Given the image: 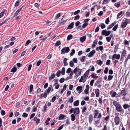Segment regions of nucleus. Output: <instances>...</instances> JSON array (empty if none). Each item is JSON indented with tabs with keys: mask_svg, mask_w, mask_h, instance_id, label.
Returning a JSON list of instances; mask_svg holds the SVG:
<instances>
[{
	"mask_svg": "<svg viewBox=\"0 0 130 130\" xmlns=\"http://www.w3.org/2000/svg\"><path fill=\"white\" fill-rule=\"evenodd\" d=\"M95 93L96 94V97H99L100 94V91L98 89H97L95 90Z\"/></svg>",
	"mask_w": 130,
	"mask_h": 130,
	"instance_id": "9b49d317",
	"label": "nucleus"
},
{
	"mask_svg": "<svg viewBox=\"0 0 130 130\" xmlns=\"http://www.w3.org/2000/svg\"><path fill=\"white\" fill-rule=\"evenodd\" d=\"M123 107L124 109H126L127 108L129 107H130V106L128 105L127 104H125L123 105Z\"/></svg>",
	"mask_w": 130,
	"mask_h": 130,
	"instance_id": "2f4dec72",
	"label": "nucleus"
},
{
	"mask_svg": "<svg viewBox=\"0 0 130 130\" xmlns=\"http://www.w3.org/2000/svg\"><path fill=\"white\" fill-rule=\"evenodd\" d=\"M96 63L98 64V65L101 66L103 63V62L101 60H98L96 61Z\"/></svg>",
	"mask_w": 130,
	"mask_h": 130,
	"instance_id": "b1692460",
	"label": "nucleus"
},
{
	"mask_svg": "<svg viewBox=\"0 0 130 130\" xmlns=\"http://www.w3.org/2000/svg\"><path fill=\"white\" fill-rule=\"evenodd\" d=\"M73 37V36L71 34H70L68 35L67 38V40L68 41L72 39Z\"/></svg>",
	"mask_w": 130,
	"mask_h": 130,
	"instance_id": "cd10ccee",
	"label": "nucleus"
},
{
	"mask_svg": "<svg viewBox=\"0 0 130 130\" xmlns=\"http://www.w3.org/2000/svg\"><path fill=\"white\" fill-rule=\"evenodd\" d=\"M56 76V75L55 74L53 73L49 77V80H50L53 79Z\"/></svg>",
	"mask_w": 130,
	"mask_h": 130,
	"instance_id": "f3484780",
	"label": "nucleus"
},
{
	"mask_svg": "<svg viewBox=\"0 0 130 130\" xmlns=\"http://www.w3.org/2000/svg\"><path fill=\"white\" fill-rule=\"evenodd\" d=\"M120 55V54H114V58H116L117 59H119Z\"/></svg>",
	"mask_w": 130,
	"mask_h": 130,
	"instance_id": "a878e982",
	"label": "nucleus"
},
{
	"mask_svg": "<svg viewBox=\"0 0 130 130\" xmlns=\"http://www.w3.org/2000/svg\"><path fill=\"white\" fill-rule=\"evenodd\" d=\"M71 120L72 121H74L75 119V118L74 115L72 114L71 115Z\"/></svg>",
	"mask_w": 130,
	"mask_h": 130,
	"instance_id": "393cba45",
	"label": "nucleus"
},
{
	"mask_svg": "<svg viewBox=\"0 0 130 130\" xmlns=\"http://www.w3.org/2000/svg\"><path fill=\"white\" fill-rule=\"evenodd\" d=\"M73 113L75 115L76 114H79V109L78 107L74 108Z\"/></svg>",
	"mask_w": 130,
	"mask_h": 130,
	"instance_id": "39448f33",
	"label": "nucleus"
},
{
	"mask_svg": "<svg viewBox=\"0 0 130 130\" xmlns=\"http://www.w3.org/2000/svg\"><path fill=\"white\" fill-rule=\"evenodd\" d=\"M74 25V22H71L70 24H69L67 29H71L73 27V26Z\"/></svg>",
	"mask_w": 130,
	"mask_h": 130,
	"instance_id": "6e6552de",
	"label": "nucleus"
},
{
	"mask_svg": "<svg viewBox=\"0 0 130 130\" xmlns=\"http://www.w3.org/2000/svg\"><path fill=\"white\" fill-rule=\"evenodd\" d=\"M106 36H109L110 33H111V31H110L108 30L107 31V30L106 29Z\"/></svg>",
	"mask_w": 130,
	"mask_h": 130,
	"instance_id": "c03bdc74",
	"label": "nucleus"
},
{
	"mask_svg": "<svg viewBox=\"0 0 130 130\" xmlns=\"http://www.w3.org/2000/svg\"><path fill=\"white\" fill-rule=\"evenodd\" d=\"M5 12V9H4L3 10L2 12H1L0 13V18H1L4 15Z\"/></svg>",
	"mask_w": 130,
	"mask_h": 130,
	"instance_id": "5701e85b",
	"label": "nucleus"
},
{
	"mask_svg": "<svg viewBox=\"0 0 130 130\" xmlns=\"http://www.w3.org/2000/svg\"><path fill=\"white\" fill-rule=\"evenodd\" d=\"M51 89L50 87H48L47 89L46 90L45 92H47V94H48L51 91Z\"/></svg>",
	"mask_w": 130,
	"mask_h": 130,
	"instance_id": "49530a36",
	"label": "nucleus"
},
{
	"mask_svg": "<svg viewBox=\"0 0 130 130\" xmlns=\"http://www.w3.org/2000/svg\"><path fill=\"white\" fill-rule=\"evenodd\" d=\"M108 70V68L107 67H106L105 68V70H104V73L105 74L107 73Z\"/></svg>",
	"mask_w": 130,
	"mask_h": 130,
	"instance_id": "8fccbe9b",
	"label": "nucleus"
},
{
	"mask_svg": "<svg viewBox=\"0 0 130 130\" xmlns=\"http://www.w3.org/2000/svg\"><path fill=\"white\" fill-rule=\"evenodd\" d=\"M1 115L2 116L4 115H5V114H6V112H5V111L4 110H1Z\"/></svg>",
	"mask_w": 130,
	"mask_h": 130,
	"instance_id": "bf43d9fd",
	"label": "nucleus"
},
{
	"mask_svg": "<svg viewBox=\"0 0 130 130\" xmlns=\"http://www.w3.org/2000/svg\"><path fill=\"white\" fill-rule=\"evenodd\" d=\"M33 89V86L32 84L30 85L29 87V92L30 93L31 92Z\"/></svg>",
	"mask_w": 130,
	"mask_h": 130,
	"instance_id": "7c9ffc66",
	"label": "nucleus"
},
{
	"mask_svg": "<svg viewBox=\"0 0 130 130\" xmlns=\"http://www.w3.org/2000/svg\"><path fill=\"white\" fill-rule=\"evenodd\" d=\"M28 114L27 113L25 112L23 113L22 116L24 118H26L28 116Z\"/></svg>",
	"mask_w": 130,
	"mask_h": 130,
	"instance_id": "a18cd8bd",
	"label": "nucleus"
},
{
	"mask_svg": "<svg viewBox=\"0 0 130 130\" xmlns=\"http://www.w3.org/2000/svg\"><path fill=\"white\" fill-rule=\"evenodd\" d=\"M82 88L83 87L82 86H78L76 88V90L77 91H78V92L79 93H80L82 92Z\"/></svg>",
	"mask_w": 130,
	"mask_h": 130,
	"instance_id": "0eeeda50",
	"label": "nucleus"
},
{
	"mask_svg": "<svg viewBox=\"0 0 130 130\" xmlns=\"http://www.w3.org/2000/svg\"><path fill=\"white\" fill-rule=\"evenodd\" d=\"M126 54V51L124 49H123L121 55L125 56Z\"/></svg>",
	"mask_w": 130,
	"mask_h": 130,
	"instance_id": "c756f323",
	"label": "nucleus"
},
{
	"mask_svg": "<svg viewBox=\"0 0 130 130\" xmlns=\"http://www.w3.org/2000/svg\"><path fill=\"white\" fill-rule=\"evenodd\" d=\"M31 42V41L29 40H28L26 42L25 46H27Z\"/></svg>",
	"mask_w": 130,
	"mask_h": 130,
	"instance_id": "5fc2aeb1",
	"label": "nucleus"
},
{
	"mask_svg": "<svg viewBox=\"0 0 130 130\" xmlns=\"http://www.w3.org/2000/svg\"><path fill=\"white\" fill-rule=\"evenodd\" d=\"M17 69L15 66H14L11 70L10 72H12L14 73L17 71Z\"/></svg>",
	"mask_w": 130,
	"mask_h": 130,
	"instance_id": "4be33fe9",
	"label": "nucleus"
},
{
	"mask_svg": "<svg viewBox=\"0 0 130 130\" xmlns=\"http://www.w3.org/2000/svg\"><path fill=\"white\" fill-rule=\"evenodd\" d=\"M67 59L66 58H65L63 60V63H64V66H65L68 65V63L67 62Z\"/></svg>",
	"mask_w": 130,
	"mask_h": 130,
	"instance_id": "412c9836",
	"label": "nucleus"
},
{
	"mask_svg": "<svg viewBox=\"0 0 130 130\" xmlns=\"http://www.w3.org/2000/svg\"><path fill=\"white\" fill-rule=\"evenodd\" d=\"M89 73L86 71L85 73L84 74L83 76H84V78H87L89 74Z\"/></svg>",
	"mask_w": 130,
	"mask_h": 130,
	"instance_id": "37998d69",
	"label": "nucleus"
},
{
	"mask_svg": "<svg viewBox=\"0 0 130 130\" xmlns=\"http://www.w3.org/2000/svg\"><path fill=\"white\" fill-rule=\"evenodd\" d=\"M109 17L107 18L105 20V23L106 24H108L109 22Z\"/></svg>",
	"mask_w": 130,
	"mask_h": 130,
	"instance_id": "3c124183",
	"label": "nucleus"
},
{
	"mask_svg": "<svg viewBox=\"0 0 130 130\" xmlns=\"http://www.w3.org/2000/svg\"><path fill=\"white\" fill-rule=\"evenodd\" d=\"M70 50V49L68 47L65 46L61 50V54H63L65 53H68L69 51Z\"/></svg>",
	"mask_w": 130,
	"mask_h": 130,
	"instance_id": "f257e3e1",
	"label": "nucleus"
},
{
	"mask_svg": "<svg viewBox=\"0 0 130 130\" xmlns=\"http://www.w3.org/2000/svg\"><path fill=\"white\" fill-rule=\"evenodd\" d=\"M72 70L70 68H68L66 71V73H69Z\"/></svg>",
	"mask_w": 130,
	"mask_h": 130,
	"instance_id": "052dcab7",
	"label": "nucleus"
},
{
	"mask_svg": "<svg viewBox=\"0 0 130 130\" xmlns=\"http://www.w3.org/2000/svg\"><path fill=\"white\" fill-rule=\"evenodd\" d=\"M128 20L127 19H126L125 21L124 22H122L121 27L122 28L125 27L128 24Z\"/></svg>",
	"mask_w": 130,
	"mask_h": 130,
	"instance_id": "f03ea898",
	"label": "nucleus"
},
{
	"mask_svg": "<svg viewBox=\"0 0 130 130\" xmlns=\"http://www.w3.org/2000/svg\"><path fill=\"white\" fill-rule=\"evenodd\" d=\"M114 5L117 8H119L120 6V2H118L117 3H116Z\"/></svg>",
	"mask_w": 130,
	"mask_h": 130,
	"instance_id": "72a5a7b5",
	"label": "nucleus"
},
{
	"mask_svg": "<svg viewBox=\"0 0 130 130\" xmlns=\"http://www.w3.org/2000/svg\"><path fill=\"white\" fill-rule=\"evenodd\" d=\"M115 120L116 124L118 125L119 123V118L118 117H116Z\"/></svg>",
	"mask_w": 130,
	"mask_h": 130,
	"instance_id": "2eb2a0df",
	"label": "nucleus"
},
{
	"mask_svg": "<svg viewBox=\"0 0 130 130\" xmlns=\"http://www.w3.org/2000/svg\"><path fill=\"white\" fill-rule=\"evenodd\" d=\"M88 25V23H84L82 25V28H85Z\"/></svg>",
	"mask_w": 130,
	"mask_h": 130,
	"instance_id": "e2e57ef3",
	"label": "nucleus"
},
{
	"mask_svg": "<svg viewBox=\"0 0 130 130\" xmlns=\"http://www.w3.org/2000/svg\"><path fill=\"white\" fill-rule=\"evenodd\" d=\"M24 6H23L21 8L19 9H18V10H17L15 12V13L14 14V16H13V18H12V19L14 17H15L17 16L19 12L21 10V9H22V8L24 7Z\"/></svg>",
	"mask_w": 130,
	"mask_h": 130,
	"instance_id": "423d86ee",
	"label": "nucleus"
},
{
	"mask_svg": "<svg viewBox=\"0 0 130 130\" xmlns=\"http://www.w3.org/2000/svg\"><path fill=\"white\" fill-rule=\"evenodd\" d=\"M94 81V80L93 79H92L91 80L90 84V85L91 86H93Z\"/></svg>",
	"mask_w": 130,
	"mask_h": 130,
	"instance_id": "338daca9",
	"label": "nucleus"
},
{
	"mask_svg": "<svg viewBox=\"0 0 130 130\" xmlns=\"http://www.w3.org/2000/svg\"><path fill=\"white\" fill-rule=\"evenodd\" d=\"M67 19H66L65 20H62L61 22H60L61 24V25H63L67 21Z\"/></svg>",
	"mask_w": 130,
	"mask_h": 130,
	"instance_id": "4d7b16f0",
	"label": "nucleus"
},
{
	"mask_svg": "<svg viewBox=\"0 0 130 130\" xmlns=\"http://www.w3.org/2000/svg\"><path fill=\"white\" fill-rule=\"evenodd\" d=\"M79 100H76L74 102L73 105L75 106H78L79 104Z\"/></svg>",
	"mask_w": 130,
	"mask_h": 130,
	"instance_id": "6ab92c4d",
	"label": "nucleus"
},
{
	"mask_svg": "<svg viewBox=\"0 0 130 130\" xmlns=\"http://www.w3.org/2000/svg\"><path fill=\"white\" fill-rule=\"evenodd\" d=\"M99 114V111L98 110H96L94 111V112L93 113L94 115V118H96Z\"/></svg>",
	"mask_w": 130,
	"mask_h": 130,
	"instance_id": "dca6fc26",
	"label": "nucleus"
},
{
	"mask_svg": "<svg viewBox=\"0 0 130 130\" xmlns=\"http://www.w3.org/2000/svg\"><path fill=\"white\" fill-rule=\"evenodd\" d=\"M75 53V50L74 48L72 49L71 50V52L70 54V56H72Z\"/></svg>",
	"mask_w": 130,
	"mask_h": 130,
	"instance_id": "473e14b6",
	"label": "nucleus"
},
{
	"mask_svg": "<svg viewBox=\"0 0 130 130\" xmlns=\"http://www.w3.org/2000/svg\"><path fill=\"white\" fill-rule=\"evenodd\" d=\"M61 14V13H60L57 14L55 18V19H58L60 17Z\"/></svg>",
	"mask_w": 130,
	"mask_h": 130,
	"instance_id": "4c0bfd02",
	"label": "nucleus"
},
{
	"mask_svg": "<svg viewBox=\"0 0 130 130\" xmlns=\"http://www.w3.org/2000/svg\"><path fill=\"white\" fill-rule=\"evenodd\" d=\"M110 0H104L102 3L103 5L105 4H107L109 2Z\"/></svg>",
	"mask_w": 130,
	"mask_h": 130,
	"instance_id": "c9c22d12",
	"label": "nucleus"
},
{
	"mask_svg": "<svg viewBox=\"0 0 130 130\" xmlns=\"http://www.w3.org/2000/svg\"><path fill=\"white\" fill-rule=\"evenodd\" d=\"M73 74V71L71 72L69 74V77L70 79H71L72 78V75Z\"/></svg>",
	"mask_w": 130,
	"mask_h": 130,
	"instance_id": "6e6d98bb",
	"label": "nucleus"
},
{
	"mask_svg": "<svg viewBox=\"0 0 130 130\" xmlns=\"http://www.w3.org/2000/svg\"><path fill=\"white\" fill-rule=\"evenodd\" d=\"M86 39V36H82L79 39L80 41L82 42H83L85 41Z\"/></svg>",
	"mask_w": 130,
	"mask_h": 130,
	"instance_id": "f8f14e48",
	"label": "nucleus"
},
{
	"mask_svg": "<svg viewBox=\"0 0 130 130\" xmlns=\"http://www.w3.org/2000/svg\"><path fill=\"white\" fill-rule=\"evenodd\" d=\"M41 62V60H39L37 62L36 66H39Z\"/></svg>",
	"mask_w": 130,
	"mask_h": 130,
	"instance_id": "13d9d810",
	"label": "nucleus"
},
{
	"mask_svg": "<svg viewBox=\"0 0 130 130\" xmlns=\"http://www.w3.org/2000/svg\"><path fill=\"white\" fill-rule=\"evenodd\" d=\"M101 28L102 29L106 27L105 25L103 23H101Z\"/></svg>",
	"mask_w": 130,
	"mask_h": 130,
	"instance_id": "680f3d73",
	"label": "nucleus"
},
{
	"mask_svg": "<svg viewBox=\"0 0 130 130\" xmlns=\"http://www.w3.org/2000/svg\"><path fill=\"white\" fill-rule=\"evenodd\" d=\"M80 18V16L79 15H78L76 16H75L74 17V20H77L78 19Z\"/></svg>",
	"mask_w": 130,
	"mask_h": 130,
	"instance_id": "09e8293b",
	"label": "nucleus"
},
{
	"mask_svg": "<svg viewBox=\"0 0 130 130\" xmlns=\"http://www.w3.org/2000/svg\"><path fill=\"white\" fill-rule=\"evenodd\" d=\"M77 72H78V73H76L75 74V75H76L78 77L81 74L82 72L80 69L79 68H78V70Z\"/></svg>",
	"mask_w": 130,
	"mask_h": 130,
	"instance_id": "a211bd4d",
	"label": "nucleus"
},
{
	"mask_svg": "<svg viewBox=\"0 0 130 130\" xmlns=\"http://www.w3.org/2000/svg\"><path fill=\"white\" fill-rule=\"evenodd\" d=\"M102 96L101 98L100 97L99 98V101L100 104H102Z\"/></svg>",
	"mask_w": 130,
	"mask_h": 130,
	"instance_id": "0e129e2a",
	"label": "nucleus"
},
{
	"mask_svg": "<svg viewBox=\"0 0 130 130\" xmlns=\"http://www.w3.org/2000/svg\"><path fill=\"white\" fill-rule=\"evenodd\" d=\"M61 43L60 41L59 40L57 41L56 43H55V46H58L59 45H61Z\"/></svg>",
	"mask_w": 130,
	"mask_h": 130,
	"instance_id": "c85d7f7f",
	"label": "nucleus"
},
{
	"mask_svg": "<svg viewBox=\"0 0 130 130\" xmlns=\"http://www.w3.org/2000/svg\"><path fill=\"white\" fill-rule=\"evenodd\" d=\"M65 68L64 67H63L62 68L61 71H60V72L62 75H64L65 73Z\"/></svg>",
	"mask_w": 130,
	"mask_h": 130,
	"instance_id": "bb28decb",
	"label": "nucleus"
},
{
	"mask_svg": "<svg viewBox=\"0 0 130 130\" xmlns=\"http://www.w3.org/2000/svg\"><path fill=\"white\" fill-rule=\"evenodd\" d=\"M51 118H48L47 119V120H46L45 122V123L46 125H47L49 124V123L48 122L50 120Z\"/></svg>",
	"mask_w": 130,
	"mask_h": 130,
	"instance_id": "e433bc0d",
	"label": "nucleus"
},
{
	"mask_svg": "<svg viewBox=\"0 0 130 130\" xmlns=\"http://www.w3.org/2000/svg\"><path fill=\"white\" fill-rule=\"evenodd\" d=\"M64 125V124H63L59 127L57 129V130H61L63 128V126Z\"/></svg>",
	"mask_w": 130,
	"mask_h": 130,
	"instance_id": "69168bd1",
	"label": "nucleus"
},
{
	"mask_svg": "<svg viewBox=\"0 0 130 130\" xmlns=\"http://www.w3.org/2000/svg\"><path fill=\"white\" fill-rule=\"evenodd\" d=\"M61 73L60 72V70H59L56 73V75L57 77H59L60 76V74Z\"/></svg>",
	"mask_w": 130,
	"mask_h": 130,
	"instance_id": "79ce46f5",
	"label": "nucleus"
},
{
	"mask_svg": "<svg viewBox=\"0 0 130 130\" xmlns=\"http://www.w3.org/2000/svg\"><path fill=\"white\" fill-rule=\"evenodd\" d=\"M64 80H65V79L64 78L62 77V78H60L59 79V81L60 82V83H63L64 81Z\"/></svg>",
	"mask_w": 130,
	"mask_h": 130,
	"instance_id": "603ef678",
	"label": "nucleus"
},
{
	"mask_svg": "<svg viewBox=\"0 0 130 130\" xmlns=\"http://www.w3.org/2000/svg\"><path fill=\"white\" fill-rule=\"evenodd\" d=\"M102 82V80L101 78H99L97 80L96 82L98 84H99L100 83Z\"/></svg>",
	"mask_w": 130,
	"mask_h": 130,
	"instance_id": "864d4df0",
	"label": "nucleus"
},
{
	"mask_svg": "<svg viewBox=\"0 0 130 130\" xmlns=\"http://www.w3.org/2000/svg\"><path fill=\"white\" fill-rule=\"evenodd\" d=\"M72 60L73 61V62L75 63H76L77 62V60L76 58H74Z\"/></svg>",
	"mask_w": 130,
	"mask_h": 130,
	"instance_id": "774afa93",
	"label": "nucleus"
},
{
	"mask_svg": "<svg viewBox=\"0 0 130 130\" xmlns=\"http://www.w3.org/2000/svg\"><path fill=\"white\" fill-rule=\"evenodd\" d=\"M127 93V91L125 89L122 90L121 92V93L123 96H125Z\"/></svg>",
	"mask_w": 130,
	"mask_h": 130,
	"instance_id": "4468645a",
	"label": "nucleus"
},
{
	"mask_svg": "<svg viewBox=\"0 0 130 130\" xmlns=\"http://www.w3.org/2000/svg\"><path fill=\"white\" fill-rule=\"evenodd\" d=\"M82 113H83L84 112L87 110V108L86 106L83 107H82Z\"/></svg>",
	"mask_w": 130,
	"mask_h": 130,
	"instance_id": "58836bf2",
	"label": "nucleus"
},
{
	"mask_svg": "<svg viewBox=\"0 0 130 130\" xmlns=\"http://www.w3.org/2000/svg\"><path fill=\"white\" fill-rule=\"evenodd\" d=\"M93 119V117L92 114H90L88 118V120L89 123H91Z\"/></svg>",
	"mask_w": 130,
	"mask_h": 130,
	"instance_id": "1a4fd4ad",
	"label": "nucleus"
},
{
	"mask_svg": "<svg viewBox=\"0 0 130 130\" xmlns=\"http://www.w3.org/2000/svg\"><path fill=\"white\" fill-rule=\"evenodd\" d=\"M66 117V116L65 115L62 114H60L59 116L58 119L59 120L64 119Z\"/></svg>",
	"mask_w": 130,
	"mask_h": 130,
	"instance_id": "9d476101",
	"label": "nucleus"
},
{
	"mask_svg": "<svg viewBox=\"0 0 130 130\" xmlns=\"http://www.w3.org/2000/svg\"><path fill=\"white\" fill-rule=\"evenodd\" d=\"M85 56H82V58H80V60L82 62H83L85 61Z\"/></svg>",
	"mask_w": 130,
	"mask_h": 130,
	"instance_id": "a19ab883",
	"label": "nucleus"
},
{
	"mask_svg": "<svg viewBox=\"0 0 130 130\" xmlns=\"http://www.w3.org/2000/svg\"><path fill=\"white\" fill-rule=\"evenodd\" d=\"M69 64L70 66L72 67H73L74 65L73 62L72 61H71L70 62Z\"/></svg>",
	"mask_w": 130,
	"mask_h": 130,
	"instance_id": "de8ad7c7",
	"label": "nucleus"
},
{
	"mask_svg": "<svg viewBox=\"0 0 130 130\" xmlns=\"http://www.w3.org/2000/svg\"><path fill=\"white\" fill-rule=\"evenodd\" d=\"M114 26V22L112 23L111 25H109L107 29L108 30L110 29L112 27Z\"/></svg>",
	"mask_w": 130,
	"mask_h": 130,
	"instance_id": "ea45409f",
	"label": "nucleus"
},
{
	"mask_svg": "<svg viewBox=\"0 0 130 130\" xmlns=\"http://www.w3.org/2000/svg\"><path fill=\"white\" fill-rule=\"evenodd\" d=\"M116 110L118 111H120L122 109V108L120 104L118 103L116 104L115 105Z\"/></svg>",
	"mask_w": 130,
	"mask_h": 130,
	"instance_id": "7ed1b4c3",
	"label": "nucleus"
},
{
	"mask_svg": "<svg viewBox=\"0 0 130 130\" xmlns=\"http://www.w3.org/2000/svg\"><path fill=\"white\" fill-rule=\"evenodd\" d=\"M95 50H93L89 54H88L87 56L88 55L89 57H91L94 55V54L95 53Z\"/></svg>",
	"mask_w": 130,
	"mask_h": 130,
	"instance_id": "20e7f679",
	"label": "nucleus"
},
{
	"mask_svg": "<svg viewBox=\"0 0 130 130\" xmlns=\"http://www.w3.org/2000/svg\"><path fill=\"white\" fill-rule=\"evenodd\" d=\"M73 101V97L72 96H71L70 98H69V100L68 101V102H69L70 103H72Z\"/></svg>",
	"mask_w": 130,
	"mask_h": 130,
	"instance_id": "aec40b11",
	"label": "nucleus"
},
{
	"mask_svg": "<svg viewBox=\"0 0 130 130\" xmlns=\"http://www.w3.org/2000/svg\"><path fill=\"white\" fill-rule=\"evenodd\" d=\"M84 76H82L81 78L79 79V82H82L83 83H85L86 81V79L84 78Z\"/></svg>",
	"mask_w": 130,
	"mask_h": 130,
	"instance_id": "ddd939ff",
	"label": "nucleus"
},
{
	"mask_svg": "<svg viewBox=\"0 0 130 130\" xmlns=\"http://www.w3.org/2000/svg\"><path fill=\"white\" fill-rule=\"evenodd\" d=\"M21 1V0L20 1L18 0L14 4V6L15 7H17L19 5Z\"/></svg>",
	"mask_w": 130,
	"mask_h": 130,
	"instance_id": "f704fd0d",
	"label": "nucleus"
}]
</instances>
